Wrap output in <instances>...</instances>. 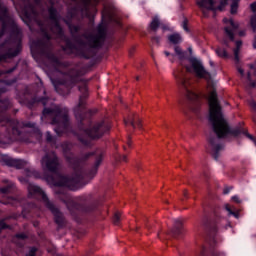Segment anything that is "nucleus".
Listing matches in <instances>:
<instances>
[{"mask_svg": "<svg viewBox=\"0 0 256 256\" xmlns=\"http://www.w3.org/2000/svg\"><path fill=\"white\" fill-rule=\"evenodd\" d=\"M209 107H210V121L213 125V130L218 137H225L229 135V125L221 113V106L217 101V93L212 91L209 95Z\"/></svg>", "mask_w": 256, "mask_h": 256, "instance_id": "nucleus-1", "label": "nucleus"}, {"mask_svg": "<svg viewBox=\"0 0 256 256\" xmlns=\"http://www.w3.org/2000/svg\"><path fill=\"white\" fill-rule=\"evenodd\" d=\"M28 191H29L30 195H33V193H40L43 197V201H44L45 205L52 211V213L56 219V222L61 223V221L63 220V215L61 214V212H59V210L57 208H55V206H53V204L49 203L47 196L45 195V193H43V190H41V188H39L35 184H29Z\"/></svg>", "mask_w": 256, "mask_h": 256, "instance_id": "nucleus-2", "label": "nucleus"}, {"mask_svg": "<svg viewBox=\"0 0 256 256\" xmlns=\"http://www.w3.org/2000/svg\"><path fill=\"white\" fill-rule=\"evenodd\" d=\"M190 63L192 65V68L186 67L187 71H194L197 77H200L201 79H209L211 77L209 72L205 71V68L203 67L201 61L197 59H192L190 60Z\"/></svg>", "mask_w": 256, "mask_h": 256, "instance_id": "nucleus-3", "label": "nucleus"}, {"mask_svg": "<svg viewBox=\"0 0 256 256\" xmlns=\"http://www.w3.org/2000/svg\"><path fill=\"white\" fill-rule=\"evenodd\" d=\"M42 168L44 171H55L57 169V156H55V153H50L43 157L41 161Z\"/></svg>", "mask_w": 256, "mask_h": 256, "instance_id": "nucleus-4", "label": "nucleus"}, {"mask_svg": "<svg viewBox=\"0 0 256 256\" xmlns=\"http://www.w3.org/2000/svg\"><path fill=\"white\" fill-rule=\"evenodd\" d=\"M223 23L226 24L225 33L227 37L230 39V41H233V29H237V27H239V24L233 22V19L228 18H224Z\"/></svg>", "mask_w": 256, "mask_h": 256, "instance_id": "nucleus-5", "label": "nucleus"}, {"mask_svg": "<svg viewBox=\"0 0 256 256\" xmlns=\"http://www.w3.org/2000/svg\"><path fill=\"white\" fill-rule=\"evenodd\" d=\"M199 7H201L203 13L206 11H211L213 10V5H215V1L213 0H200L197 2Z\"/></svg>", "mask_w": 256, "mask_h": 256, "instance_id": "nucleus-6", "label": "nucleus"}, {"mask_svg": "<svg viewBox=\"0 0 256 256\" xmlns=\"http://www.w3.org/2000/svg\"><path fill=\"white\" fill-rule=\"evenodd\" d=\"M69 117L67 116V110H61L60 113L56 116L53 123H67Z\"/></svg>", "mask_w": 256, "mask_h": 256, "instance_id": "nucleus-7", "label": "nucleus"}, {"mask_svg": "<svg viewBox=\"0 0 256 256\" xmlns=\"http://www.w3.org/2000/svg\"><path fill=\"white\" fill-rule=\"evenodd\" d=\"M103 125V122H99L93 126L91 130H88L87 134L92 137V139H97L101 136V134L97 133L99 131V127Z\"/></svg>", "mask_w": 256, "mask_h": 256, "instance_id": "nucleus-8", "label": "nucleus"}, {"mask_svg": "<svg viewBox=\"0 0 256 256\" xmlns=\"http://www.w3.org/2000/svg\"><path fill=\"white\" fill-rule=\"evenodd\" d=\"M124 122L126 125L130 124L131 127H133V129H135V127H137V125H138V127H141V119H137L135 121V119H133V116H129L128 119L124 120Z\"/></svg>", "mask_w": 256, "mask_h": 256, "instance_id": "nucleus-9", "label": "nucleus"}, {"mask_svg": "<svg viewBox=\"0 0 256 256\" xmlns=\"http://www.w3.org/2000/svg\"><path fill=\"white\" fill-rule=\"evenodd\" d=\"M168 40L170 43H173V45H177L178 43H181L183 41V38H181V35L178 33L172 34L168 37Z\"/></svg>", "mask_w": 256, "mask_h": 256, "instance_id": "nucleus-10", "label": "nucleus"}, {"mask_svg": "<svg viewBox=\"0 0 256 256\" xmlns=\"http://www.w3.org/2000/svg\"><path fill=\"white\" fill-rule=\"evenodd\" d=\"M7 165H14L18 169H21V167L25 165V161L9 158L7 161Z\"/></svg>", "mask_w": 256, "mask_h": 256, "instance_id": "nucleus-11", "label": "nucleus"}, {"mask_svg": "<svg viewBox=\"0 0 256 256\" xmlns=\"http://www.w3.org/2000/svg\"><path fill=\"white\" fill-rule=\"evenodd\" d=\"M210 143H211V145H212V154H213V157H214V159H217V157H219L218 153H219V151H221V150L223 149V146H221V145H215V144L213 143V141H211Z\"/></svg>", "mask_w": 256, "mask_h": 256, "instance_id": "nucleus-12", "label": "nucleus"}, {"mask_svg": "<svg viewBox=\"0 0 256 256\" xmlns=\"http://www.w3.org/2000/svg\"><path fill=\"white\" fill-rule=\"evenodd\" d=\"M181 225H183V222H181V220H175L174 228L172 230L173 235L181 234Z\"/></svg>", "mask_w": 256, "mask_h": 256, "instance_id": "nucleus-13", "label": "nucleus"}, {"mask_svg": "<svg viewBox=\"0 0 256 256\" xmlns=\"http://www.w3.org/2000/svg\"><path fill=\"white\" fill-rule=\"evenodd\" d=\"M227 3H231V14L235 15L237 13V3H239V0H226Z\"/></svg>", "mask_w": 256, "mask_h": 256, "instance_id": "nucleus-14", "label": "nucleus"}, {"mask_svg": "<svg viewBox=\"0 0 256 256\" xmlns=\"http://www.w3.org/2000/svg\"><path fill=\"white\" fill-rule=\"evenodd\" d=\"M174 51H175L176 56L178 57V59H184L185 58V52L183 51V49H181V47L175 46Z\"/></svg>", "mask_w": 256, "mask_h": 256, "instance_id": "nucleus-15", "label": "nucleus"}, {"mask_svg": "<svg viewBox=\"0 0 256 256\" xmlns=\"http://www.w3.org/2000/svg\"><path fill=\"white\" fill-rule=\"evenodd\" d=\"M157 27H159V18L155 17L150 24V29L157 31Z\"/></svg>", "mask_w": 256, "mask_h": 256, "instance_id": "nucleus-16", "label": "nucleus"}, {"mask_svg": "<svg viewBox=\"0 0 256 256\" xmlns=\"http://www.w3.org/2000/svg\"><path fill=\"white\" fill-rule=\"evenodd\" d=\"M243 43L241 41L236 42V49L234 50L235 60L239 61V47H241Z\"/></svg>", "mask_w": 256, "mask_h": 256, "instance_id": "nucleus-17", "label": "nucleus"}, {"mask_svg": "<svg viewBox=\"0 0 256 256\" xmlns=\"http://www.w3.org/2000/svg\"><path fill=\"white\" fill-rule=\"evenodd\" d=\"M119 221H121V213L116 212L113 217L114 225H119Z\"/></svg>", "mask_w": 256, "mask_h": 256, "instance_id": "nucleus-18", "label": "nucleus"}, {"mask_svg": "<svg viewBox=\"0 0 256 256\" xmlns=\"http://www.w3.org/2000/svg\"><path fill=\"white\" fill-rule=\"evenodd\" d=\"M186 97L188 99H197V94H195V92H193L191 90H187L186 91Z\"/></svg>", "mask_w": 256, "mask_h": 256, "instance_id": "nucleus-19", "label": "nucleus"}, {"mask_svg": "<svg viewBox=\"0 0 256 256\" xmlns=\"http://www.w3.org/2000/svg\"><path fill=\"white\" fill-rule=\"evenodd\" d=\"M216 53L219 57H227V52L225 51V49L218 48L216 50Z\"/></svg>", "mask_w": 256, "mask_h": 256, "instance_id": "nucleus-20", "label": "nucleus"}, {"mask_svg": "<svg viewBox=\"0 0 256 256\" xmlns=\"http://www.w3.org/2000/svg\"><path fill=\"white\" fill-rule=\"evenodd\" d=\"M250 25H251L253 31H256V15L251 17Z\"/></svg>", "mask_w": 256, "mask_h": 256, "instance_id": "nucleus-21", "label": "nucleus"}, {"mask_svg": "<svg viewBox=\"0 0 256 256\" xmlns=\"http://www.w3.org/2000/svg\"><path fill=\"white\" fill-rule=\"evenodd\" d=\"M164 55H166V57H170V61L175 60V54H170L169 51H164Z\"/></svg>", "mask_w": 256, "mask_h": 256, "instance_id": "nucleus-22", "label": "nucleus"}, {"mask_svg": "<svg viewBox=\"0 0 256 256\" xmlns=\"http://www.w3.org/2000/svg\"><path fill=\"white\" fill-rule=\"evenodd\" d=\"M225 209L228 212V215H233V210H231V206L229 204L225 205Z\"/></svg>", "mask_w": 256, "mask_h": 256, "instance_id": "nucleus-23", "label": "nucleus"}, {"mask_svg": "<svg viewBox=\"0 0 256 256\" xmlns=\"http://www.w3.org/2000/svg\"><path fill=\"white\" fill-rule=\"evenodd\" d=\"M232 201H234V203H241V199L239 198V196H233Z\"/></svg>", "mask_w": 256, "mask_h": 256, "instance_id": "nucleus-24", "label": "nucleus"}, {"mask_svg": "<svg viewBox=\"0 0 256 256\" xmlns=\"http://www.w3.org/2000/svg\"><path fill=\"white\" fill-rule=\"evenodd\" d=\"M250 9H251V11H253V13L256 12V2H254V3H252V4L250 5Z\"/></svg>", "mask_w": 256, "mask_h": 256, "instance_id": "nucleus-25", "label": "nucleus"}, {"mask_svg": "<svg viewBox=\"0 0 256 256\" xmlns=\"http://www.w3.org/2000/svg\"><path fill=\"white\" fill-rule=\"evenodd\" d=\"M5 13H7V9L6 8H0V17H3V15H5Z\"/></svg>", "mask_w": 256, "mask_h": 256, "instance_id": "nucleus-26", "label": "nucleus"}, {"mask_svg": "<svg viewBox=\"0 0 256 256\" xmlns=\"http://www.w3.org/2000/svg\"><path fill=\"white\" fill-rule=\"evenodd\" d=\"M50 17L51 19H55V10L53 9L50 10Z\"/></svg>", "mask_w": 256, "mask_h": 256, "instance_id": "nucleus-27", "label": "nucleus"}, {"mask_svg": "<svg viewBox=\"0 0 256 256\" xmlns=\"http://www.w3.org/2000/svg\"><path fill=\"white\" fill-rule=\"evenodd\" d=\"M183 29L184 31H189V29L187 28V22H183Z\"/></svg>", "mask_w": 256, "mask_h": 256, "instance_id": "nucleus-28", "label": "nucleus"}, {"mask_svg": "<svg viewBox=\"0 0 256 256\" xmlns=\"http://www.w3.org/2000/svg\"><path fill=\"white\" fill-rule=\"evenodd\" d=\"M102 158H98L96 161V166L99 167L101 165Z\"/></svg>", "mask_w": 256, "mask_h": 256, "instance_id": "nucleus-29", "label": "nucleus"}, {"mask_svg": "<svg viewBox=\"0 0 256 256\" xmlns=\"http://www.w3.org/2000/svg\"><path fill=\"white\" fill-rule=\"evenodd\" d=\"M0 191L1 193H7V191H9V188H1Z\"/></svg>", "mask_w": 256, "mask_h": 256, "instance_id": "nucleus-30", "label": "nucleus"}, {"mask_svg": "<svg viewBox=\"0 0 256 256\" xmlns=\"http://www.w3.org/2000/svg\"><path fill=\"white\" fill-rule=\"evenodd\" d=\"M233 217H235L236 219H239V212H233Z\"/></svg>", "mask_w": 256, "mask_h": 256, "instance_id": "nucleus-31", "label": "nucleus"}, {"mask_svg": "<svg viewBox=\"0 0 256 256\" xmlns=\"http://www.w3.org/2000/svg\"><path fill=\"white\" fill-rule=\"evenodd\" d=\"M251 107H252V109H254V111H256V102H253V103L251 104Z\"/></svg>", "mask_w": 256, "mask_h": 256, "instance_id": "nucleus-32", "label": "nucleus"}, {"mask_svg": "<svg viewBox=\"0 0 256 256\" xmlns=\"http://www.w3.org/2000/svg\"><path fill=\"white\" fill-rule=\"evenodd\" d=\"M46 139H47V141H51V134L47 133Z\"/></svg>", "mask_w": 256, "mask_h": 256, "instance_id": "nucleus-33", "label": "nucleus"}, {"mask_svg": "<svg viewBox=\"0 0 256 256\" xmlns=\"http://www.w3.org/2000/svg\"><path fill=\"white\" fill-rule=\"evenodd\" d=\"M238 72L240 73V75H243V73H244L242 68H238Z\"/></svg>", "mask_w": 256, "mask_h": 256, "instance_id": "nucleus-34", "label": "nucleus"}, {"mask_svg": "<svg viewBox=\"0 0 256 256\" xmlns=\"http://www.w3.org/2000/svg\"><path fill=\"white\" fill-rule=\"evenodd\" d=\"M239 35H240V37H243V35H245V31H240Z\"/></svg>", "mask_w": 256, "mask_h": 256, "instance_id": "nucleus-35", "label": "nucleus"}, {"mask_svg": "<svg viewBox=\"0 0 256 256\" xmlns=\"http://www.w3.org/2000/svg\"><path fill=\"white\" fill-rule=\"evenodd\" d=\"M35 253V249H32L31 253L29 254V256H34Z\"/></svg>", "mask_w": 256, "mask_h": 256, "instance_id": "nucleus-36", "label": "nucleus"}, {"mask_svg": "<svg viewBox=\"0 0 256 256\" xmlns=\"http://www.w3.org/2000/svg\"><path fill=\"white\" fill-rule=\"evenodd\" d=\"M231 133H232V135H238L239 134V132H236V131H232Z\"/></svg>", "mask_w": 256, "mask_h": 256, "instance_id": "nucleus-37", "label": "nucleus"}, {"mask_svg": "<svg viewBox=\"0 0 256 256\" xmlns=\"http://www.w3.org/2000/svg\"><path fill=\"white\" fill-rule=\"evenodd\" d=\"M126 160H127V156H123L122 161H126Z\"/></svg>", "mask_w": 256, "mask_h": 256, "instance_id": "nucleus-38", "label": "nucleus"}, {"mask_svg": "<svg viewBox=\"0 0 256 256\" xmlns=\"http://www.w3.org/2000/svg\"><path fill=\"white\" fill-rule=\"evenodd\" d=\"M224 193H225V195H227V193H229V189H225Z\"/></svg>", "mask_w": 256, "mask_h": 256, "instance_id": "nucleus-39", "label": "nucleus"}, {"mask_svg": "<svg viewBox=\"0 0 256 256\" xmlns=\"http://www.w3.org/2000/svg\"><path fill=\"white\" fill-rule=\"evenodd\" d=\"M156 43H159V37L154 38Z\"/></svg>", "mask_w": 256, "mask_h": 256, "instance_id": "nucleus-40", "label": "nucleus"}, {"mask_svg": "<svg viewBox=\"0 0 256 256\" xmlns=\"http://www.w3.org/2000/svg\"><path fill=\"white\" fill-rule=\"evenodd\" d=\"M184 197H187V190L184 191Z\"/></svg>", "mask_w": 256, "mask_h": 256, "instance_id": "nucleus-41", "label": "nucleus"}, {"mask_svg": "<svg viewBox=\"0 0 256 256\" xmlns=\"http://www.w3.org/2000/svg\"><path fill=\"white\" fill-rule=\"evenodd\" d=\"M17 53H19V52H16V53L12 54V57H15V55H17Z\"/></svg>", "mask_w": 256, "mask_h": 256, "instance_id": "nucleus-42", "label": "nucleus"}, {"mask_svg": "<svg viewBox=\"0 0 256 256\" xmlns=\"http://www.w3.org/2000/svg\"><path fill=\"white\" fill-rule=\"evenodd\" d=\"M248 137H249L250 139H253V137H252L251 135H248Z\"/></svg>", "mask_w": 256, "mask_h": 256, "instance_id": "nucleus-43", "label": "nucleus"}, {"mask_svg": "<svg viewBox=\"0 0 256 256\" xmlns=\"http://www.w3.org/2000/svg\"><path fill=\"white\" fill-rule=\"evenodd\" d=\"M13 186V184H9V187H12Z\"/></svg>", "mask_w": 256, "mask_h": 256, "instance_id": "nucleus-44", "label": "nucleus"}, {"mask_svg": "<svg viewBox=\"0 0 256 256\" xmlns=\"http://www.w3.org/2000/svg\"><path fill=\"white\" fill-rule=\"evenodd\" d=\"M224 44H225V45H227V42H226V41H224Z\"/></svg>", "mask_w": 256, "mask_h": 256, "instance_id": "nucleus-45", "label": "nucleus"}, {"mask_svg": "<svg viewBox=\"0 0 256 256\" xmlns=\"http://www.w3.org/2000/svg\"><path fill=\"white\" fill-rule=\"evenodd\" d=\"M19 237H22V238H23V235H19Z\"/></svg>", "mask_w": 256, "mask_h": 256, "instance_id": "nucleus-46", "label": "nucleus"}]
</instances>
